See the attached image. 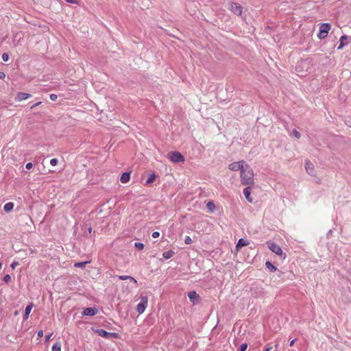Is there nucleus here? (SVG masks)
I'll return each mask as SVG.
<instances>
[{"instance_id":"nucleus-27","label":"nucleus","mask_w":351,"mask_h":351,"mask_svg":"<svg viewBox=\"0 0 351 351\" xmlns=\"http://www.w3.org/2000/svg\"><path fill=\"white\" fill-rule=\"evenodd\" d=\"M134 246H135L137 249H138V250H143V249L144 248V244H143V243H142L136 242V243H134Z\"/></svg>"},{"instance_id":"nucleus-29","label":"nucleus","mask_w":351,"mask_h":351,"mask_svg":"<svg viewBox=\"0 0 351 351\" xmlns=\"http://www.w3.org/2000/svg\"><path fill=\"white\" fill-rule=\"evenodd\" d=\"M293 136L296 138H300V134L298 131H297L296 130H293Z\"/></svg>"},{"instance_id":"nucleus-1","label":"nucleus","mask_w":351,"mask_h":351,"mask_svg":"<svg viewBox=\"0 0 351 351\" xmlns=\"http://www.w3.org/2000/svg\"><path fill=\"white\" fill-rule=\"evenodd\" d=\"M254 174L252 169L247 164L240 172L241 182L243 185L252 186L254 184Z\"/></svg>"},{"instance_id":"nucleus-14","label":"nucleus","mask_w":351,"mask_h":351,"mask_svg":"<svg viewBox=\"0 0 351 351\" xmlns=\"http://www.w3.org/2000/svg\"><path fill=\"white\" fill-rule=\"evenodd\" d=\"M130 173L125 172L123 173L120 178V181L121 183L125 184L130 181Z\"/></svg>"},{"instance_id":"nucleus-26","label":"nucleus","mask_w":351,"mask_h":351,"mask_svg":"<svg viewBox=\"0 0 351 351\" xmlns=\"http://www.w3.org/2000/svg\"><path fill=\"white\" fill-rule=\"evenodd\" d=\"M348 38L347 36H342L340 38V45L339 46L337 47L338 49H341L343 48V47L344 46V40H346Z\"/></svg>"},{"instance_id":"nucleus-42","label":"nucleus","mask_w":351,"mask_h":351,"mask_svg":"<svg viewBox=\"0 0 351 351\" xmlns=\"http://www.w3.org/2000/svg\"><path fill=\"white\" fill-rule=\"evenodd\" d=\"M271 349L272 346H269L268 348H265L263 351H271Z\"/></svg>"},{"instance_id":"nucleus-12","label":"nucleus","mask_w":351,"mask_h":351,"mask_svg":"<svg viewBox=\"0 0 351 351\" xmlns=\"http://www.w3.org/2000/svg\"><path fill=\"white\" fill-rule=\"evenodd\" d=\"M97 313V309L95 308L88 307L84 309L83 315L85 316L95 315Z\"/></svg>"},{"instance_id":"nucleus-21","label":"nucleus","mask_w":351,"mask_h":351,"mask_svg":"<svg viewBox=\"0 0 351 351\" xmlns=\"http://www.w3.org/2000/svg\"><path fill=\"white\" fill-rule=\"evenodd\" d=\"M266 267L271 272L276 271L277 268L269 261L265 263Z\"/></svg>"},{"instance_id":"nucleus-15","label":"nucleus","mask_w":351,"mask_h":351,"mask_svg":"<svg viewBox=\"0 0 351 351\" xmlns=\"http://www.w3.org/2000/svg\"><path fill=\"white\" fill-rule=\"evenodd\" d=\"M250 193H251V191H250V187H246L243 189V195H244L245 197L246 198V199L250 202H252L253 199L250 196Z\"/></svg>"},{"instance_id":"nucleus-46","label":"nucleus","mask_w":351,"mask_h":351,"mask_svg":"<svg viewBox=\"0 0 351 351\" xmlns=\"http://www.w3.org/2000/svg\"><path fill=\"white\" fill-rule=\"evenodd\" d=\"M14 315H18V311H15V312H14Z\"/></svg>"},{"instance_id":"nucleus-32","label":"nucleus","mask_w":351,"mask_h":351,"mask_svg":"<svg viewBox=\"0 0 351 351\" xmlns=\"http://www.w3.org/2000/svg\"><path fill=\"white\" fill-rule=\"evenodd\" d=\"M50 164H51V165H52V166H56V165L58 164V159H56V158H52V159L50 160Z\"/></svg>"},{"instance_id":"nucleus-5","label":"nucleus","mask_w":351,"mask_h":351,"mask_svg":"<svg viewBox=\"0 0 351 351\" xmlns=\"http://www.w3.org/2000/svg\"><path fill=\"white\" fill-rule=\"evenodd\" d=\"M246 165L247 163L244 160L233 162L228 165V169L233 171H240L241 172L242 169L246 166Z\"/></svg>"},{"instance_id":"nucleus-30","label":"nucleus","mask_w":351,"mask_h":351,"mask_svg":"<svg viewBox=\"0 0 351 351\" xmlns=\"http://www.w3.org/2000/svg\"><path fill=\"white\" fill-rule=\"evenodd\" d=\"M247 348V343H243L240 346V351H245Z\"/></svg>"},{"instance_id":"nucleus-22","label":"nucleus","mask_w":351,"mask_h":351,"mask_svg":"<svg viewBox=\"0 0 351 351\" xmlns=\"http://www.w3.org/2000/svg\"><path fill=\"white\" fill-rule=\"evenodd\" d=\"M206 208L211 212H213L216 208L215 205L213 202H208L206 204Z\"/></svg>"},{"instance_id":"nucleus-17","label":"nucleus","mask_w":351,"mask_h":351,"mask_svg":"<svg viewBox=\"0 0 351 351\" xmlns=\"http://www.w3.org/2000/svg\"><path fill=\"white\" fill-rule=\"evenodd\" d=\"M32 308H33V304H30L26 306L25 310V313L23 315L24 320H27L28 319L29 313H31Z\"/></svg>"},{"instance_id":"nucleus-34","label":"nucleus","mask_w":351,"mask_h":351,"mask_svg":"<svg viewBox=\"0 0 351 351\" xmlns=\"http://www.w3.org/2000/svg\"><path fill=\"white\" fill-rule=\"evenodd\" d=\"M58 98V96L56 95V94H51L50 95V99L52 100V101H56Z\"/></svg>"},{"instance_id":"nucleus-35","label":"nucleus","mask_w":351,"mask_h":351,"mask_svg":"<svg viewBox=\"0 0 351 351\" xmlns=\"http://www.w3.org/2000/svg\"><path fill=\"white\" fill-rule=\"evenodd\" d=\"M152 237L156 239L160 236V233L158 232H154L152 234Z\"/></svg>"},{"instance_id":"nucleus-6","label":"nucleus","mask_w":351,"mask_h":351,"mask_svg":"<svg viewBox=\"0 0 351 351\" xmlns=\"http://www.w3.org/2000/svg\"><path fill=\"white\" fill-rule=\"evenodd\" d=\"M140 300H141L140 302L136 306V311L139 314H142L145 311V308L147 306L148 298L146 296H143V297H141L140 298Z\"/></svg>"},{"instance_id":"nucleus-36","label":"nucleus","mask_w":351,"mask_h":351,"mask_svg":"<svg viewBox=\"0 0 351 351\" xmlns=\"http://www.w3.org/2000/svg\"><path fill=\"white\" fill-rule=\"evenodd\" d=\"M32 167H33V164H32V162H28V163H27V164H26V165H25V168H26L27 169H32Z\"/></svg>"},{"instance_id":"nucleus-18","label":"nucleus","mask_w":351,"mask_h":351,"mask_svg":"<svg viewBox=\"0 0 351 351\" xmlns=\"http://www.w3.org/2000/svg\"><path fill=\"white\" fill-rule=\"evenodd\" d=\"M14 206V204L13 202H8L4 205L3 210L6 213H9L12 210Z\"/></svg>"},{"instance_id":"nucleus-3","label":"nucleus","mask_w":351,"mask_h":351,"mask_svg":"<svg viewBox=\"0 0 351 351\" xmlns=\"http://www.w3.org/2000/svg\"><path fill=\"white\" fill-rule=\"evenodd\" d=\"M310 62L306 60H303L298 62L295 66V71L298 73H302L304 71H307L309 69Z\"/></svg>"},{"instance_id":"nucleus-47","label":"nucleus","mask_w":351,"mask_h":351,"mask_svg":"<svg viewBox=\"0 0 351 351\" xmlns=\"http://www.w3.org/2000/svg\"><path fill=\"white\" fill-rule=\"evenodd\" d=\"M276 348H278V344L276 345Z\"/></svg>"},{"instance_id":"nucleus-23","label":"nucleus","mask_w":351,"mask_h":351,"mask_svg":"<svg viewBox=\"0 0 351 351\" xmlns=\"http://www.w3.org/2000/svg\"><path fill=\"white\" fill-rule=\"evenodd\" d=\"M90 262L89 261H84V262H79V263H75L74 264V267H80V268H84L85 267L86 265L89 263Z\"/></svg>"},{"instance_id":"nucleus-11","label":"nucleus","mask_w":351,"mask_h":351,"mask_svg":"<svg viewBox=\"0 0 351 351\" xmlns=\"http://www.w3.org/2000/svg\"><path fill=\"white\" fill-rule=\"evenodd\" d=\"M305 169L306 172L311 176H315V169L314 168V165L310 161H306L305 163Z\"/></svg>"},{"instance_id":"nucleus-19","label":"nucleus","mask_w":351,"mask_h":351,"mask_svg":"<svg viewBox=\"0 0 351 351\" xmlns=\"http://www.w3.org/2000/svg\"><path fill=\"white\" fill-rule=\"evenodd\" d=\"M118 278H119V279L122 280H130V281L133 282L134 284L137 283L136 280L130 276H119Z\"/></svg>"},{"instance_id":"nucleus-13","label":"nucleus","mask_w":351,"mask_h":351,"mask_svg":"<svg viewBox=\"0 0 351 351\" xmlns=\"http://www.w3.org/2000/svg\"><path fill=\"white\" fill-rule=\"evenodd\" d=\"M31 97V95L25 93H18L16 95L15 99L17 101H21L23 100L27 99Z\"/></svg>"},{"instance_id":"nucleus-25","label":"nucleus","mask_w":351,"mask_h":351,"mask_svg":"<svg viewBox=\"0 0 351 351\" xmlns=\"http://www.w3.org/2000/svg\"><path fill=\"white\" fill-rule=\"evenodd\" d=\"M156 179V176L154 173H152L149 175V178H147L146 183L147 184H151L154 182Z\"/></svg>"},{"instance_id":"nucleus-28","label":"nucleus","mask_w":351,"mask_h":351,"mask_svg":"<svg viewBox=\"0 0 351 351\" xmlns=\"http://www.w3.org/2000/svg\"><path fill=\"white\" fill-rule=\"evenodd\" d=\"M184 243L187 245H190L193 243V241L189 236H186L184 239Z\"/></svg>"},{"instance_id":"nucleus-43","label":"nucleus","mask_w":351,"mask_h":351,"mask_svg":"<svg viewBox=\"0 0 351 351\" xmlns=\"http://www.w3.org/2000/svg\"><path fill=\"white\" fill-rule=\"evenodd\" d=\"M295 341V339L291 340L289 343L290 346H293L294 345Z\"/></svg>"},{"instance_id":"nucleus-16","label":"nucleus","mask_w":351,"mask_h":351,"mask_svg":"<svg viewBox=\"0 0 351 351\" xmlns=\"http://www.w3.org/2000/svg\"><path fill=\"white\" fill-rule=\"evenodd\" d=\"M249 242L243 239H240L236 245V248L239 250L241 247L247 246L249 245Z\"/></svg>"},{"instance_id":"nucleus-9","label":"nucleus","mask_w":351,"mask_h":351,"mask_svg":"<svg viewBox=\"0 0 351 351\" xmlns=\"http://www.w3.org/2000/svg\"><path fill=\"white\" fill-rule=\"evenodd\" d=\"M96 332L101 337L104 338H118L119 334L116 332H108L103 329H99L96 331Z\"/></svg>"},{"instance_id":"nucleus-39","label":"nucleus","mask_w":351,"mask_h":351,"mask_svg":"<svg viewBox=\"0 0 351 351\" xmlns=\"http://www.w3.org/2000/svg\"><path fill=\"white\" fill-rule=\"evenodd\" d=\"M5 74L3 72L0 71V79H4Z\"/></svg>"},{"instance_id":"nucleus-45","label":"nucleus","mask_w":351,"mask_h":351,"mask_svg":"<svg viewBox=\"0 0 351 351\" xmlns=\"http://www.w3.org/2000/svg\"><path fill=\"white\" fill-rule=\"evenodd\" d=\"M1 268H2V263H0V270L1 269Z\"/></svg>"},{"instance_id":"nucleus-33","label":"nucleus","mask_w":351,"mask_h":351,"mask_svg":"<svg viewBox=\"0 0 351 351\" xmlns=\"http://www.w3.org/2000/svg\"><path fill=\"white\" fill-rule=\"evenodd\" d=\"M11 279V277L9 274H6L4 277H3V281L5 282H10Z\"/></svg>"},{"instance_id":"nucleus-4","label":"nucleus","mask_w":351,"mask_h":351,"mask_svg":"<svg viewBox=\"0 0 351 351\" xmlns=\"http://www.w3.org/2000/svg\"><path fill=\"white\" fill-rule=\"evenodd\" d=\"M330 28H331V26L328 23L321 24L319 26V32L318 37L320 39L325 38L327 36Z\"/></svg>"},{"instance_id":"nucleus-37","label":"nucleus","mask_w":351,"mask_h":351,"mask_svg":"<svg viewBox=\"0 0 351 351\" xmlns=\"http://www.w3.org/2000/svg\"><path fill=\"white\" fill-rule=\"evenodd\" d=\"M17 265H19V263L16 262V261H14L12 262V263L11 264V267L12 269H14Z\"/></svg>"},{"instance_id":"nucleus-7","label":"nucleus","mask_w":351,"mask_h":351,"mask_svg":"<svg viewBox=\"0 0 351 351\" xmlns=\"http://www.w3.org/2000/svg\"><path fill=\"white\" fill-rule=\"evenodd\" d=\"M228 9L234 14L240 16L242 14V7L237 3L231 2L228 4Z\"/></svg>"},{"instance_id":"nucleus-31","label":"nucleus","mask_w":351,"mask_h":351,"mask_svg":"<svg viewBox=\"0 0 351 351\" xmlns=\"http://www.w3.org/2000/svg\"><path fill=\"white\" fill-rule=\"evenodd\" d=\"M2 60L4 61V62H7L8 60H9V56L8 53H3L2 55Z\"/></svg>"},{"instance_id":"nucleus-40","label":"nucleus","mask_w":351,"mask_h":351,"mask_svg":"<svg viewBox=\"0 0 351 351\" xmlns=\"http://www.w3.org/2000/svg\"><path fill=\"white\" fill-rule=\"evenodd\" d=\"M43 336V330H39L38 332V337H42Z\"/></svg>"},{"instance_id":"nucleus-2","label":"nucleus","mask_w":351,"mask_h":351,"mask_svg":"<svg viewBox=\"0 0 351 351\" xmlns=\"http://www.w3.org/2000/svg\"><path fill=\"white\" fill-rule=\"evenodd\" d=\"M168 158L172 162H184L185 161L184 156L177 151L170 152L167 154Z\"/></svg>"},{"instance_id":"nucleus-41","label":"nucleus","mask_w":351,"mask_h":351,"mask_svg":"<svg viewBox=\"0 0 351 351\" xmlns=\"http://www.w3.org/2000/svg\"><path fill=\"white\" fill-rule=\"evenodd\" d=\"M40 104H41V102H40V101L37 102V103H36L35 104H34V105L31 107V108H35V107H36V106H40Z\"/></svg>"},{"instance_id":"nucleus-10","label":"nucleus","mask_w":351,"mask_h":351,"mask_svg":"<svg viewBox=\"0 0 351 351\" xmlns=\"http://www.w3.org/2000/svg\"><path fill=\"white\" fill-rule=\"evenodd\" d=\"M188 296L193 304H196L199 301V295L195 291L189 292Z\"/></svg>"},{"instance_id":"nucleus-8","label":"nucleus","mask_w":351,"mask_h":351,"mask_svg":"<svg viewBox=\"0 0 351 351\" xmlns=\"http://www.w3.org/2000/svg\"><path fill=\"white\" fill-rule=\"evenodd\" d=\"M267 246H268L269 249L271 251H272L274 253H275L276 254H277L278 256L283 255L282 250L281 249L280 246L278 245V244L272 243V242H268Z\"/></svg>"},{"instance_id":"nucleus-44","label":"nucleus","mask_w":351,"mask_h":351,"mask_svg":"<svg viewBox=\"0 0 351 351\" xmlns=\"http://www.w3.org/2000/svg\"><path fill=\"white\" fill-rule=\"evenodd\" d=\"M66 2H69V3H75L76 1H74V0H66Z\"/></svg>"},{"instance_id":"nucleus-20","label":"nucleus","mask_w":351,"mask_h":351,"mask_svg":"<svg viewBox=\"0 0 351 351\" xmlns=\"http://www.w3.org/2000/svg\"><path fill=\"white\" fill-rule=\"evenodd\" d=\"M174 254H175L174 251H173V250H169V251H167V252H163V254H162V256H163L165 259H169V258H171Z\"/></svg>"},{"instance_id":"nucleus-38","label":"nucleus","mask_w":351,"mask_h":351,"mask_svg":"<svg viewBox=\"0 0 351 351\" xmlns=\"http://www.w3.org/2000/svg\"><path fill=\"white\" fill-rule=\"evenodd\" d=\"M51 336H52V333H51V334H50V335H47V336L45 337V341H49V340H50V339H51Z\"/></svg>"},{"instance_id":"nucleus-24","label":"nucleus","mask_w":351,"mask_h":351,"mask_svg":"<svg viewBox=\"0 0 351 351\" xmlns=\"http://www.w3.org/2000/svg\"><path fill=\"white\" fill-rule=\"evenodd\" d=\"M52 351H61V343L60 342H56L52 346Z\"/></svg>"}]
</instances>
